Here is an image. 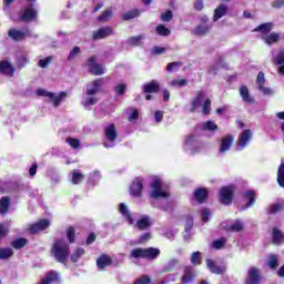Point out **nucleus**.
<instances>
[{"mask_svg":"<svg viewBox=\"0 0 284 284\" xmlns=\"http://www.w3.org/2000/svg\"><path fill=\"white\" fill-rule=\"evenodd\" d=\"M51 256L58 263H65L68 256H70V245H68V242L65 240H55L51 247Z\"/></svg>","mask_w":284,"mask_h":284,"instance_id":"nucleus-1","label":"nucleus"},{"mask_svg":"<svg viewBox=\"0 0 284 284\" xmlns=\"http://www.w3.org/2000/svg\"><path fill=\"white\" fill-rule=\"evenodd\" d=\"M205 150V143L199 141L196 135H186L183 143V151L190 156H194V154H199Z\"/></svg>","mask_w":284,"mask_h":284,"instance_id":"nucleus-2","label":"nucleus"},{"mask_svg":"<svg viewBox=\"0 0 284 284\" xmlns=\"http://www.w3.org/2000/svg\"><path fill=\"white\" fill-rule=\"evenodd\" d=\"M150 196L152 199H168L170 196V192H168L165 183H163L161 178H154L151 182Z\"/></svg>","mask_w":284,"mask_h":284,"instance_id":"nucleus-3","label":"nucleus"},{"mask_svg":"<svg viewBox=\"0 0 284 284\" xmlns=\"http://www.w3.org/2000/svg\"><path fill=\"white\" fill-rule=\"evenodd\" d=\"M119 139V132L114 123L106 124L104 126V141L103 146L106 149L114 148L116 145V140Z\"/></svg>","mask_w":284,"mask_h":284,"instance_id":"nucleus-4","label":"nucleus"},{"mask_svg":"<svg viewBox=\"0 0 284 284\" xmlns=\"http://www.w3.org/2000/svg\"><path fill=\"white\" fill-rule=\"evenodd\" d=\"M36 94L38 97H45L49 100V102L52 103L53 108H59V105H61V103L63 102L65 97H68V93H65L63 91L60 92L59 94H57V93H52L45 89H37Z\"/></svg>","mask_w":284,"mask_h":284,"instance_id":"nucleus-5","label":"nucleus"},{"mask_svg":"<svg viewBox=\"0 0 284 284\" xmlns=\"http://www.w3.org/2000/svg\"><path fill=\"white\" fill-rule=\"evenodd\" d=\"M161 254V250L154 247L135 248L131 252V258H148L154 261Z\"/></svg>","mask_w":284,"mask_h":284,"instance_id":"nucleus-6","label":"nucleus"},{"mask_svg":"<svg viewBox=\"0 0 284 284\" xmlns=\"http://www.w3.org/2000/svg\"><path fill=\"white\" fill-rule=\"evenodd\" d=\"M9 39H12V41H23L24 39H28V37H37V34L32 33L30 29H10L8 31Z\"/></svg>","mask_w":284,"mask_h":284,"instance_id":"nucleus-7","label":"nucleus"},{"mask_svg":"<svg viewBox=\"0 0 284 284\" xmlns=\"http://www.w3.org/2000/svg\"><path fill=\"white\" fill-rule=\"evenodd\" d=\"M234 199V187L233 186H223L220 190V202L223 205H232Z\"/></svg>","mask_w":284,"mask_h":284,"instance_id":"nucleus-8","label":"nucleus"},{"mask_svg":"<svg viewBox=\"0 0 284 284\" xmlns=\"http://www.w3.org/2000/svg\"><path fill=\"white\" fill-rule=\"evenodd\" d=\"M87 65L91 74H94V77L105 74V68L102 64L97 63V57L94 55L87 61Z\"/></svg>","mask_w":284,"mask_h":284,"instance_id":"nucleus-9","label":"nucleus"},{"mask_svg":"<svg viewBox=\"0 0 284 284\" xmlns=\"http://www.w3.org/2000/svg\"><path fill=\"white\" fill-rule=\"evenodd\" d=\"M114 34V29L112 27H102L92 32V41H101V39H108Z\"/></svg>","mask_w":284,"mask_h":284,"instance_id":"nucleus-10","label":"nucleus"},{"mask_svg":"<svg viewBox=\"0 0 284 284\" xmlns=\"http://www.w3.org/2000/svg\"><path fill=\"white\" fill-rule=\"evenodd\" d=\"M143 183H145V180H143V178H136L132 182L130 186L131 196H134V199H141V194L143 192Z\"/></svg>","mask_w":284,"mask_h":284,"instance_id":"nucleus-11","label":"nucleus"},{"mask_svg":"<svg viewBox=\"0 0 284 284\" xmlns=\"http://www.w3.org/2000/svg\"><path fill=\"white\" fill-rule=\"evenodd\" d=\"M250 141H252V131L251 130H244L236 142L237 150H245L247 145L250 144Z\"/></svg>","mask_w":284,"mask_h":284,"instance_id":"nucleus-12","label":"nucleus"},{"mask_svg":"<svg viewBox=\"0 0 284 284\" xmlns=\"http://www.w3.org/2000/svg\"><path fill=\"white\" fill-rule=\"evenodd\" d=\"M50 227L49 220H39L38 222L31 224L29 226L30 234H39V232H43Z\"/></svg>","mask_w":284,"mask_h":284,"instance_id":"nucleus-13","label":"nucleus"},{"mask_svg":"<svg viewBox=\"0 0 284 284\" xmlns=\"http://www.w3.org/2000/svg\"><path fill=\"white\" fill-rule=\"evenodd\" d=\"M101 88H103V78L93 80L91 83L87 84V94L97 95L101 92Z\"/></svg>","mask_w":284,"mask_h":284,"instance_id":"nucleus-14","label":"nucleus"},{"mask_svg":"<svg viewBox=\"0 0 284 284\" xmlns=\"http://www.w3.org/2000/svg\"><path fill=\"white\" fill-rule=\"evenodd\" d=\"M221 227H223L227 232H243V227H245V225L243 224V221L235 220L233 222H230V224L222 223Z\"/></svg>","mask_w":284,"mask_h":284,"instance_id":"nucleus-15","label":"nucleus"},{"mask_svg":"<svg viewBox=\"0 0 284 284\" xmlns=\"http://www.w3.org/2000/svg\"><path fill=\"white\" fill-rule=\"evenodd\" d=\"M0 74H4L6 77H14V67L12 63H10V61H0Z\"/></svg>","mask_w":284,"mask_h":284,"instance_id":"nucleus-16","label":"nucleus"},{"mask_svg":"<svg viewBox=\"0 0 284 284\" xmlns=\"http://www.w3.org/2000/svg\"><path fill=\"white\" fill-rule=\"evenodd\" d=\"M234 143V136L232 135H226L221 140L220 144V154H225V152H230V148H232Z\"/></svg>","mask_w":284,"mask_h":284,"instance_id":"nucleus-17","label":"nucleus"},{"mask_svg":"<svg viewBox=\"0 0 284 284\" xmlns=\"http://www.w3.org/2000/svg\"><path fill=\"white\" fill-rule=\"evenodd\" d=\"M261 283V271L256 267L248 270V277L246 284H258Z\"/></svg>","mask_w":284,"mask_h":284,"instance_id":"nucleus-18","label":"nucleus"},{"mask_svg":"<svg viewBox=\"0 0 284 284\" xmlns=\"http://www.w3.org/2000/svg\"><path fill=\"white\" fill-rule=\"evenodd\" d=\"M256 85L263 94H272V89L271 88H265V73L258 72L257 79H256Z\"/></svg>","mask_w":284,"mask_h":284,"instance_id":"nucleus-19","label":"nucleus"},{"mask_svg":"<svg viewBox=\"0 0 284 284\" xmlns=\"http://www.w3.org/2000/svg\"><path fill=\"white\" fill-rule=\"evenodd\" d=\"M194 278H196V273H194V267L186 266L184 268V275L182 277V283H184V284L192 283V281H194Z\"/></svg>","mask_w":284,"mask_h":284,"instance_id":"nucleus-20","label":"nucleus"},{"mask_svg":"<svg viewBox=\"0 0 284 284\" xmlns=\"http://www.w3.org/2000/svg\"><path fill=\"white\" fill-rule=\"evenodd\" d=\"M203 99H205V92L199 91L196 97L193 98L191 102V112H195L197 108H201V103H203Z\"/></svg>","mask_w":284,"mask_h":284,"instance_id":"nucleus-21","label":"nucleus"},{"mask_svg":"<svg viewBox=\"0 0 284 284\" xmlns=\"http://www.w3.org/2000/svg\"><path fill=\"white\" fill-rule=\"evenodd\" d=\"M240 97L244 103H255L254 97L250 94V89L245 85L240 87Z\"/></svg>","mask_w":284,"mask_h":284,"instance_id":"nucleus-22","label":"nucleus"},{"mask_svg":"<svg viewBox=\"0 0 284 284\" xmlns=\"http://www.w3.org/2000/svg\"><path fill=\"white\" fill-rule=\"evenodd\" d=\"M99 103V98L94 94H88V92L84 93L83 100H82V105L84 108H90V105H97Z\"/></svg>","mask_w":284,"mask_h":284,"instance_id":"nucleus-23","label":"nucleus"},{"mask_svg":"<svg viewBox=\"0 0 284 284\" xmlns=\"http://www.w3.org/2000/svg\"><path fill=\"white\" fill-rule=\"evenodd\" d=\"M34 19H37V10L32 7L26 8L21 16V21H34Z\"/></svg>","mask_w":284,"mask_h":284,"instance_id":"nucleus-24","label":"nucleus"},{"mask_svg":"<svg viewBox=\"0 0 284 284\" xmlns=\"http://www.w3.org/2000/svg\"><path fill=\"white\" fill-rule=\"evenodd\" d=\"M206 267H209L212 274H223V272H225V266H219L216 262L212 260H206Z\"/></svg>","mask_w":284,"mask_h":284,"instance_id":"nucleus-25","label":"nucleus"},{"mask_svg":"<svg viewBox=\"0 0 284 284\" xmlns=\"http://www.w3.org/2000/svg\"><path fill=\"white\" fill-rule=\"evenodd\" d=\"M110 265H112V257L108 255H101L97 260V266L99 267V270H105V267H110Z\"/></svg>","mask_w":284,"mask_h":284,"instance_id":"nucleus-26","label":"nucleus"},{"mask_svg":"<svg viewBox=\"0 0 284 284\" xmlns=\"http://www.w3.org/2000/svg\"><path fill=\"white\" fill-rule=\"evenodd\" d=\"M119 212L126 219L130 225L134 223V220L132 219V214L130 213V210L128 209V205L125 203H120L119 204Z\"/></svg>","mask_w":284,"mask_h":284,"instance_id":"nucleus-27","label":"nucleus"},{"mask_svg":"<svg viewBox=\"0 0 284 284\" xmlns=\"http://www.w3.org/2000/svg\"><path fill=\"white\" fill-rule=\"evenodd\" d=\"M57 281H59V273L50 271L49 273H47L44 278H42L41 282L38 284H52L57 283Z\"/></svg>","mask_w":284,"mask_h":284,"instance_id":"nucleus-28","label":"nucleus"},{"mask_svg":"<svg viewBox=\"0 0 284 284\" xmlns=\"http://www.w3.org/2000/svg\"><path fill=\"white\" fill-rule=\"evenodd\" d=\"M193 199L197 203H205V200L207 199V190L206 189H197L194 191Z\"/></svg>","mask_w":284,"mask_h":284,"instance_id":"nucleus-29","label":"nucleus"},{"mask_svg":"<svg viewBox=\"0 0 284 284\" xmlns=\"http://www.w3.org/2000/svg\"><path fill=\"white\" fill-rule=\"evenodd\" d=\"M262 39L266 45H273V43H278L281 34L273 32L271 34L263 36Z\"/></svg>","mask_w":284,"mask_h":284,"instance_id":"nucleus-30","label":"nucleus"},{"mask_svg":"<svg viewBox=\"0 0 284 284\" xmlns=\"http://www.w3.org/2000/svg\"><path fill=\"white\" fill-rule=\"evenodd\" d=\"M83 181H85V175H83V173L77 170L71 172V183L73 185H79V183H83Z\"/></svg>","mask_w":284,"mask_h":284,"instance_id":"nucleus-31","label":"nucleus"},{"mask_svg":"<svg viewBox=\"0 0 284 284\" xmlns=\"http://www.w3.org/2000/svg\"><path fill=\"white\" fill-rule=\"evenodd\" d=\"M152 225V221L150 220V216L143 215L138 222L136 227L138 230H148Z\"/></svg>","mask_w":284,"mask_h":284,"instance_id":"nucleus-32","label":"nucleus"},{"mask_svg":"<svg viewBox=\"0 0 284 284\" xmlns=\"http://www.w3.org/2000/svg\"><path fill=\"white\" fill-rule=\"evenodd\" d=\"M226 13H227V6L220 4L214 11L213 21H219V19H221L222 17H225Z\"/></svg>","mask_w":284,"mask_h":284,"instance_id":"nucleus-33","label":"nucleus"},{"mask_svg":"<svg viewBox=\"0 0 284 284\" xmlns=\"http://www.w3.org/2000/svg\"><path fill=\"white\" fill-rule=\"evenodd\" d=\"M277 185H280V187H284V159L281 160L277 168Z\"/></svg>","mask_w":284,"mask_h":284,"instance_id":"nucleus-34","label":"nucleus"},{"mask_svg":"<svg viewBox=\"0 0 284 284\" xmlns=\"http://www.w3.org/2000/svg\"><path fill=\"white\" fill-rule=\"evenodd\" d=\"M160 88L161 87L159 85V82H156V81H151L150 83H146L143 85V90L148 94H152V92H159Z\"/></svg>","mask_w":284,"mask_h":284,"instance_id":"nucleus-35","label":"nucleus"},{"mask_svg":"<svg viewBox=\"0 0 284 284\" xmlns=\"http://www.w3.org/2000/svg\"><path fill=\"white\" fill-rule=\"evenodd\" d=\"M244 201L246 202V207H252L256 203V194L254 191H247L244 193Z\"/></svg>","mask_w":284,"mask_h":284,"instance_id":"nucleus-36","label":"nucleus"},{"mask_svg":"<svg viewBox=\"0 0 284 284\" xmlns=\"http://www.w3.org/2000/svg\"><path fill=\"white\" fill-rule=\"evenodd\" d=\"M8 210H10V197L2 196L0 199V214H8Z\"/></svg>","mask_w":284,"mask_h":284,"instance_id":"nucleus-37","label":"nucleus"},{"mask_svg":"<svg viewBox=\"0 0 284 284\" xmlns=\"http://www.w3.org/2000/svg\"><path fill=\"white\" fill-rule=\"evenodd\" d=\"M272 28H274V24L272 22H266V23L258 26L255 29V32H262V34H264V37H265L267 34H270V32H272Z\"/></svg>","mask_w":284,"mask_h":284,"instance_id":"nucleus-38","label":"nucleus"},{"mask_svg":"<svg viewBox=\"0 0 284 284\" xmlns=\"http://www.w3.org/2000/svg\"><path fill=\"white\" fill-rule=\"evenodd\" d=\"M211 28L212 27L210 24H200L195 28L194 34H196L197 37H203L204 34H207V32H210Z\"/></svg>","mask_w":284,"mask_h":284,"instance_id":"nucleus-39","label":"nucleus"},{"mask_svg":"<svg viewBox=\"0 0 284 284\" xmlns=\"http://www.w3.org/2000/svg\"><path fill=\"white\" fill-rule=\"evenodd\" d=\"M284 242V234L278 229H273V243L278 245Z\"/></svg>","mask_w":284,"mask_h":284,"instance_id":"nucleus-40","label":"nucleus"},{"mask_svg":"<svg viewBox=\"0 0 284 284\" xmlns=\"http://www.w3.org/2000/svg\"><path fill=\"white\" fill-rule=\"evenodd\" d=\"M190 261H191V265H201L202 261H203V256L201 254V252H193L191 254V257H190Z\"/></svg>","mask_w":284,"mask_h":284,"instance_id":"nucleus-41","label":"nucleus"},{"mask_svg":"<svg viewBox=\"0 0 284 284\" xmlns=\"http://www.w3.org/2000/svg\"><path fill=\"white\" fill-rule=\"evenodd\" d=\"M53 60H54V57H52V55L42 58L38 61V68L45 70V68H48L50 65V63H52Z\"/></svg>","mask_w":284,"mask_h":284,"instance_id":"nucleus-42","label":"nucleus"},{"mask_svg":"<svg viewBox=\"0 0 284 284\" xmlns=\"http://www.w3.org/2000/svg\"><path fill=\"white\" fill-rule=\"evenodd\" d=\"M12 254H14L12 248H9V247L1 248L0 247V261H6V260L10 258L12 256Z\"/></svg>","mask_w":284,"mask_h":284,"instance_id":"nucleus-43","label":"nucleus"},{"mask_svg":"<svg viewBox=\"0 0 284 284\" xmlns=\"http://www.w3.org/2000/svg\"><path fill=\"white\" fill-rule=\"evenodd\" d=\"M217 125L216 123H214V121H206L204 123H202V130L206 131V132H214V130H217Z\"/></svg>","mask_w":284,"mask_h":284,"instance_id":"nucleus-44","label":"nucleus"},{"mask_svg":"<svg viewBox=\"0 0 284 284\" xmlns=\"http://www.w3.org/2000/svg\"><path fill=\"white\" fill-rule=\"evenodd\" d=\"M169 85L171 88H185V85H187V80L185 79H175L169 82Z\"/></svg>","mask_w":284,"mask_h":284,"instance_id":"nucleus-45","label":"nucleus"},{"mask_svg":"<svg viewBox=\"0 0 284 284\" xmlns=\"http://www.w3.org/2000/svg\"><path fill=\"white\" fill-rule=\"evenodd\" d=\"M155 32L156 34H159L160 37H170V29H168L163 24H159L156 28H155Z\"/></svg>","mask_w":284,"mask_h":284,"instance_id":"nucleus-46","label":"nucleus"},{"mask_svg":"<svg viewBox=\"0 0 284 284\" xmlns=\"http://www.w3.org/2000/svg\"><path fill=\"white\" fill-rule=\"evenodd\" d=\"M12 247H14V250H21V247H26V245H28V240L27 239H18L14 240L11 243Z\"/></svg>","mask_w":284,"mask_h":284,"instance_id":"nucleus-47","label":"nucleus"},{"mask_svg":"<svg viewBox=\"0 0 284 284\" xmlns=\"http://www.w3.org/2000/svg\"><path fill=\"white\" fill-rule=\"evenodd\" d=\"M267 265H268V267H271V270H276V267H278V256L270 255Z\"/></svg>","mask_w":284,"mask_h":284,"instance_id":"nucleus-48","label":"nucleus"},{"mask_svg":"<svg viewBox=\"0 0 284 284\" xmlns=\"http://www.w3.org/2000/svg\"><path fill=\"white\" fill-rule=\"evenodd\" d=\"M139 14H141V12H139L138 9L131 10L123 14V20L130 21V19H136V17H139Z\"/></svg>","mask_w":284,"mask_h":284,"instance_id":"nucleus-49","label":"nucleus"},{"mask_svg":"<svg viewBox=\"0 0 284 284\" xmlns=\"http://www.w3.org/2000/svg\"><path fill=\"white\" fill-rule=\"evenodd\" d=\"M145 39V36H135L128 39L129 45H141V40Z\"/></svg>","mask_w":284,"mask_h":284,"instance_id":"nucleus-50","label":"nucleus"},{"mask_svg":"<svg viewBox=\"0 0 284 284\" xmlns=\"http://www.w3.org/2000/svg\"><path fill=\"white\" fill-rule=\"evenodd\" d=\"M129 121L130 123H135L136 120L139 119V110L135 108L129 109Z\"/></svg>","mask_w":284,"mask_h":284,"instance_id":"nucleus-51","label":"nucleus"},{"mask_svg":"<svg viewBox=\"0 0 284 284\" xmlns=\"http://www.w3.org/2000/svg\"><path fill=\"white\" fill-rule=\"evenodd\" d=\"M28 63H30V58L26 54H21L18 58V67L19 68H26V65H28Z\"/></svg>","mask_w":284,"mask_h":284,"instance_id":"nucleus-52","label":"nucleus"},{"mask_svg":"<svg viewBox=\"0 0 284 284\" xmlns=\"http://www.w3.org/2000/svg\"><path fill=\"white\" fill-rule=\"evenodd\" d=\"M110 19H112V9L103 11V13L98 17V20L102 22L110 21Z\"/></svg>","mask_w":284,"mask_h":284,"instance_id":"nucleus-53","label":"nucleus"},{"mask_svg":"<svg viewBox=\"0 0 284 284\" xmlns=\"http://www.w3.org/2000/svg\"><path fill=\"white\" fill-rule=\"evenodd\" d=\"M85 254V251L83 248H78L72 255H71V261L72 263H77Z\"/></svg>","mask_w":284,"mask_h":284,"instance_id":"nucleus-54","label":"nucleus"},{"mask_svg":"<svg viewBox=\"0 0 284 284\" xmlns=\"http://www.w3.org/2000/svg\"><path fill=\"white\" fill-rule=\"evenodd\" d=\"M79 54H81V48L74 47L69 53L68 61H74Z\"/></svg>","mask_w":284,"mask_h":284,"instance_id":"nucleus-55","label":"nucleus"},{"mask_svg":"<svg viewBox=\"0 0 284 284\" xmlns=\"http://www.w3.org/2000/svg\"><path fill=\"white\" fill-rule=\"evenodd\" d=\"M211 110H212V101H210V99H205L202 105V113L207 115L210 114Z\"/></svg>","mask_w":284,"mask_h":284,"instance_id":"nucleus-56","label":"nucleus"},{"mask_svg":"<svg viewBox=\"0 0 284 284\" xmlns=\"http://www.w3.org/2000/svg\"><path fill=\"white\" fill-rule=\"evenodd\" d=\"M225 243H227V240L225 237H221L219 240H215L213 243H212V247L214 250H221V247H223V245H225Z\"/></svg>","mask_w":284,"mask_h":284,"instance_id":"nucleus-57","label":"nucleus"},{"mask_svg":"<svg viewBox=\"0 0 284 284\" xmlns=\"http://www.w3.org/2000/svg\"><path fill=\"white\" fill-rule=\"evenodd\" d=\"M67 143H69L70 146H71L73 150H79V148H80V145H81V142L79 141V139H73V138L67 139Z\"/></svg>","mask_w":284,"mask_h":284,"instance_id":"nucleus-58","label":"nucleus"},{"mask_svg":"<svg viewBox=\"0 0 284 284\" xmlns=\"http://www.w3.org/2000/svg\"><path fill=\"white\" fill-rule=\"evenodd\" d=\"M194 225V217L192 215H186L185 217V232H190Z\"/></svg>","mask_w":284,"mask_h":284,"instance_id":"nucleus-59","label":"nucleus"},{"mask_svg":"<svg viewBox=\"0 0 284 284\" xmlns=\"http://www.w3.org/2000/svg\"><path fill=\"white\" fill-rule=\"evenodd\" d=\"M181 68V62H171L168 64L166 70L168 72H176Z\"/></svg>","mask_w":284,"mask_h":284,"instance_id":"nucleus-60","label":"nucleus"},{"mask_svg":"<svg viewBox=\"0 0 284 284\" xmlns=\"http://www.w3.org/2000/svg\"><path fill=\"white\" fill-rule=\"evenodd\" d=\"M114 90L116 94L123 95L125 94V90H128V85H125V83H120L115 85Z\"/></svg>","mask_w":284,"mask_h":284,"instance_id":"nucleus-61","label":"nucleus"},{"mask_svg":"<svg viewBox=\"0 0 284 284\" xmlns=\"http://www.w3.org/2000/svg\"><path fill=\"white\" fill-rule=\"evenodd\" d=\"M282 211H283V205L281 204H273L268 209L270 214H278V212H282Z\"/></svg>","mask_w":284,"mask_h":284,"instance_id":"nucleus-62","label":"nucleus"},{"mask_svg":"<svg viewBox=\"0 0 284 284\" xmlns=\"http://www.w3.org/2000/svg\"><path fill=\"white\" fill-rule=\"evenodd\" d=\"M74 234H75L74 227L70 226L67 230V239L69 240L70 243L74 241Z\"/></svg>","mask_w":284,"mask_h":284,"instance_id":"nucleus-63","label":"nucleus"},{"mask_svg":"<svg viewBox=\"0 0 284 284\" xmlns=\"http://www.w3.org/2000/svg\"><path fill=\"white\" fill-rule=\"evenodd\" d=\"M134 284H150V278L148 277V275H144L140 278H138Z\"/></svg>","mask_w":284,"mask_h":284,"instance_id":"nucleus-64","label":"nucleus"}]
</instances>
